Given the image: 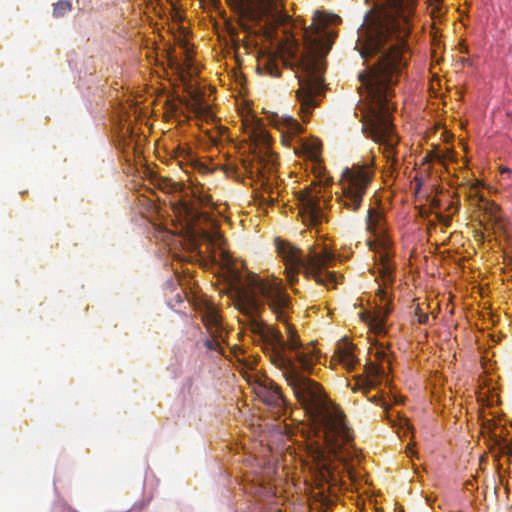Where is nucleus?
<instances>
[{
  "instance_id": "nucleus-1",
  "label": "nucleus",
  "mask_w": 512,
  "mask_h": 512,
  "mask_svg": "<svg viewBox=\"0 0 512 512\" xmlns=\"http://www.w3.org/2000/svg\"><path fill=\"white\" fill-rule=\"evenodd\" d=\"M227 289L232 294L235 308L242 314L240 321L255 337L256 343L280 369L276 357L300 364L304 371H311L315 364V348L304 345L293 325L289 323L292 312L291 297L276 277L262 278L249 272L245 277L235 270L227 273Z\"/></svg>"
},
{
  "instance_id": "nucleus-2",
  "label": "nucleus",
  "mask_w": 512,
  "mask_h": 512,
  "mask_svg": "<svg viewBox=\"0 0 512 512\" xmlns=\"http://www.w3.org/2000/svg\"><path fill=\"white\" fill-rule=\"evenodd\" d=\"M276 359L296 400L318 424L322 433L325 447L317 446L312 454L317 469L321 473L329 470L328 456H333L346 466L350 465L357 457V451L352 445L353 434L345 423V415L328 401L322 386L305 375L313 369L304 371L300 364L294 365L280 357Z\"/></svg>"
},
{
  "instance_id": "nucleus-3",
  "label": "nucleus",
  "mask_w": 512,
  "mask_h": 512,
  "mask_svg": "<svg viewBox=\"0 0 512 512\" xmlns=\"http://www.w3.org/2000/svg\"><path fill=\"white\" fill-rule=\"evenodd\" d=\"M323 17L321 12L314 13L313 23L305 30V52L298 60L301 72L296 75L299 83L296 98L300 103L303 121L309 119L312 110L319 105V97L324 95L326 89L323 74L326 67L325 58L331 44L321 29Z\"/></svg>"
},
{
  "instance_id": "nucleus-4",
  "label": "nucleus",
  "mask_w": 512,
  "mask_h": 512,
  "mask_svg": "<svg viewBox=\"0 0 512 512\" xmlns=\"http://www.w3.org/2000/svg\"><path fill=\"white\" fill-rule=\"evenodd\" d=\"M274 244L278 255L285 263L287 280L291 285L297 282L301 269L304 270L306 278L313 277L319 284L335 283L334 273L322 272L334 262V254L331 251L326 248H321L320 251L312 249L305 257L302 250L279 237L275 238Z\"/></svg>"
},
{
  "instance_id": "nucleus-5",
  "label": "nucleus",
  "mask_w": 512,
  "mask_h": 512,
  "mask_svg": "<svg viewBox=\"0 0 512 512\" xmlns=\"http://www.w3.org/2000/svg\"><path fill=\"white\" fill-rule=\"evenodd\" d=\"M374 172L368 164H353L342 172L343 194L341 203L349 211H357L363 202V197L370 186Z\"/></svg>"
},
{
  "instance_id": "nucleus-6",
  "label": "nucleus",
  "mask_w": 512,
  "mask_h": 512,
  "mask_svg": "<svg viewBox=\"0 0 512 512\" xmlns=\"http://www.w3.org/2000/svg\"><path fill=\"white\" fill-rule=\"evenodd\" d=\"M210 198L193 199L188 197H178L171 201V209L176 219L183 224L191 233H196L195 228L202 222L211 221L210 215L199 210V205L207 204Z\"/></svg>"
},
{
  "instance_id": "nucleus-7",
  "label": "nucleus",
  "mask_w": 512,
  "mask_h": 512,
  "mask_svg": "<svg viewBox=\"0 0 512 512\" xmlns=\"http://www.w3.org/2000/svg\"><path fill=\"white\" fill-rule=\"evenodd\" d=\"M279 0H237L240 14L251 21H261L278 9Z\"/></svg>"
},
{
  "instance_id": "nucleus-8",
  "label": "nucleus",
  "mask_w": 512,
  "mask_h": 512,
  "mask_svg": "<svg viewBox=\"0 0 512 512\" xmlns=\"http://www.w3.org/2000/svg\"><path fill=\"white\" fill-rule=\"evenodd\" d=\"M259 397L265 404L275 408L277 413H282L286 410L287 400L282 394L280 387L273 381L260 387Z\"/></svg>"
},
{
  "instance_id": "nucleus-9",
  "label": "nucleus",
  "mask_w": 512,
  "mask_h": 512,
  "mask_svg": "<svg viewBox=\"0 0 512 512\" xmlns=\"http://www.w3.org/2000/svg\"><path fill=\"white\" fill-rule=\"evenodd\" d=\"M202 319L211 337H223V334H227L223 329L221 317L214 308L208 307Z\"/></svg>"
},
{
  "instance_id": "nucleus-10",
  "label": "nucleus",
  "mask_w": 512,
  "mask_h": 512,
  "mask_svg": "<svg viewBox=\"0 0 512 512\" xmlns=\"http://www.w3.org/2000/svg\"><path fill=\"white\" fill-rule=\"evenodd\" d=\"M302 212L309 218L313 225H318L323 216L320 208L319 200L309 194L305 195L302 199Z\"/></svg>"
},
{
  "instance_id": "nucleus-11",
  "label": "nucleus",
  "mask_w": 512,
  "mask_h": 512,
  "mask_svg": "<svg viewBox=\"0 0 512 512\" xmlns=\"http://www.w3.org/2000/svg\"><path fill=\"white\" fill-rule=\"evenodd\" d=\"M337 354L340 363L347 369L352 370L356 364V359L353 355L352 347L344 343L337 349Z\"/></svg>"
},
{
  "instance_id": "nucleus-12",
  "label": "nucleus",
  "mask_w": 512,
  "mask_h": 512,
  "mask_svg": "<svg viewBox=\"0 0 512 512\" xmlns=\"http://www.w3.org/2000/svg\"><path fill=\"white\" fill-rule=\"evenodd\" d=\"M276 118L277 119H275L274 121H275V125L278 128L280 127V125H282L285 128H287V130L291 134H299L303 131V127L301 126V124H299V122L292 116L283 115L280 118L278 116H276Z\"/></svg>"
},
{
  "instance_id": "nucleus-13",
  "label": "nucleus",
  "mask_w": 512,
  "mask_h": 512,
  "mask_svg": "<svg viewBox=\"0 0 512 512\" xmlns=\"http://www.w3.org/2000/svg\"><path fill=\"white\" fill-rule=\"evenodd\" d=\"M390 313V309L379 310L374 316H369V326L375 333L384 331L385 321Z\"/></svg>"
},
{
  "instance_id": "nucleus-14",
  "label": "nucleus",
  "mask_w": 512,
  "mask_h": 512,
  "mask_svg": "<svg viewBox=\"0 0 512 512\" xmlns=\"http://www.w3.org/2000/svg\"><path fill=\"white\" fill-rule=\"evenodd\" d=\"M383 221V215L375 210L374 208H369L366 215V229L371 233H376L377 229L381 227Z\"/></svg>"
},
{
  "instance_id": "nucleus-15",
  "label": "nucleus",
  "mask_w": 512,
  "mask_h": 512,
  "mask_svg": "<svg viewBox=\"0 0 512 512\" xmlns=\"http://www.w3.org/2000/svg\"><path fill=\"white\" fill-rule=\"evenodd\" d=\"M258 68L263 69L272 77H280L281 75L278 59L276 56L268 55L260 62Z\"/></svg>"
},
{
  "instance_id": "nucleus-16",
  "label": "nucleus",
  "mask_w": 512,
  "mask_h": 512,
  "mask_svg": "<svg viewBox=\"0 0 512 512\" xmlns=\"http://www.w3.org/2000/svg\"><path fill=\"white\" fill-rule=\"evenodd\" d=\"M227 338V334H223V337H211V339H206L204 341V346L207 348V350L210 351H217L220 354H224V351L221 347V342H225Z\"/></svg>"
},
{
  "instance_id": "nucleus-17",
  "label": "nucleus",
  "mask_w": 512,
  "mask_h": 512,
  "mask_svg": "<svg viewBox=\"0 0 512 512\" xmlns=\"http://www.w3.org/2000/svg\"><path fill=\"white\" fill-rule=\"evenodd\" d=\"M72 10V4L69 1L60 0L54 4L53 15L55 17H62Z\"/></svg>"
},
{
  "instance_id": "nucleus-18",
  "label": "nucleus",
  "mask_w": 512,
  "mask_h": 512,
  "mask_svg": "<svg viewBox=\"0 0 512 512\" xmlns=\"http://www.w3.org/2000/svg\"><path fill=\"white\" fill-rule=\"evenodd\" d=\"M374 387V382L370 379H359L357 380L356 387L354 390H362L364 394H367L370 389Z\"/></svg>"
},
{
  "instance_id": "nucleus-19",
  "label": "nucleus",
  "mask_w": 512,
  "mask_h": 512,
  "mask_svg": "<svg viewBox=\"0 0 512 512\" xmlns=\"http://www.w3.org/2000/svg\"><path fill=\"white\" fill-rule=\"evenodd\" d=\"M381 274L384 279H388L389 281H392L391 280L392 269L388 263H383V269H382Z\"/></svg>"
},
{
  "instance_id": "nucleus-20",
  "label": "nucleus",
  "mask_w": 512,
  "mask_h": 512,
  "mask_svg": "<svg viewBox=\"0 0 512 512\" xmlns=\"http://www.w3.org/2000/svg\"><path fill=\"white\" fill-rule=\"evenodd\" d=\"M419 307L416 309V314L418 315V323L427 324L429 321V315L427 313H419Z\"/></svg>"
},
{
  "instance_id": "nucleus-21",
  "label": "nucleus",
  "mask_w": 512,
  "mask_h": 512,
  "mask_svg": "<svg viewBox=\"0 0 512 512\" xmlns=\"http://www.w3.org/2000/svg\"><path fill=\"white\" fill-rule=\"evenodd\" d=\"M369 401L373 402V403H376V404H380L385 411L388 410V405L381 400V398H379L378 396H373L372 398H368Z\"/></svg>"
},
{
  "instance_id": "nucleus-22",
  "label": "nucleus",
  "mask_w": 512,
  "mask_h": 512,
  "mask_svg": "<svg viewBox=\"0 0 512 512\" xmlns=\"http://www.w3.org/2000/svg\"><path fill=\"white\" fill-rule=\"evenodd\" d=\"M437 219L439 222L443 223L445 226H449L451 222L450 216H444L442 214H437Z\"/></svg>"
},
{
  "instance_id": "nucleus-23",
  "label": "nucleus",
  "mask_w": 512,
  "mask_h": 512,
  "mask_svg": "<svg viewBox=\"0 0 512 512\" xmlns=\"http://www.w3.org/2000/svg\"><path fill=\"white\" fill-rule=\"evenodd\" d=\"M414 183H415V193H419V191L421 190V187L423 185V179L421 177L415 176Z\"/></svg>"
},
{
  "instance_id": "nucleus-24",
  "label": "nucleus",
  "mask_w": 512,
  "mask_h": 512,
  "mask_svg": "<svg viewBox=\"0 0 512 512\" xmlns=\"http://www.w3.org/2000/svg\"><path fill=\"white\" fill-rule=\"evenodd\" d=\"M501 450L503 453H507L509 455L512 456V444H504L502 447H501Z\"/></svg>"
},
{
  "instance_id": "nucleus-25",
  "label": "nucleus",
  "mask_w": 512,
  "mask_h": 512,
  "mask_svg": "<svg viewBox=\"0 0 512 512\" xmlns=\"http://www.w3.org/2000/svg\"><path fill=\"white\" fill-rule=\"evenodd\" d=\"M376 294H377V296L380 298V300H381V301H384V300L386 299V297H387V296H386V292H385L383 289H381V288H379V289L377 290V293H376Z\"/></svg>"
},
{
  "instance_id": "nucleus-26",
  "label": "nucleus",
  "mask_w": 512,
  "mask_h": 512,
  "mask_svg": "<svg viewBox=\"0 0 512 512\" xmlns=\"http://www.w3.org/2000/svg\"><path fill=\"white\" fill-rule=\"evenodd\" d=\"M166 182V187H170L172 190H175L177 191L178 190V184L177 183H172L170 180H165Z\"/></svg>"
},
{
  "instance_id": "nucleus-27",
  "label": "nucleus",
  "mask_w": 512,
  "mask_h": 512,
  "mask_svg": "<svg viewBox=\"0 0 512 512\" xmlns=\"http://www.w3.org/2000/svg\"><path fill=\"white\" fill-rule=\"evenodd\" d=\"M431 205L434 208H439L440 207V201L438 199H433Z\"/></svg>"
},
{
  "instance_id": "nucleus-28",
  "label": "nucleus",
  "mask_w": 512,
  "mask_h": 512,
  "mask_svg": "<svg viewBox=\"0 0 512 512\" xmlns=\"http://www.w3.org/2000/svg\"><path fill=\"white\" fill-rule=\"evenodd\" d=\"M243 166L245 167V169H246L250 174H252V173H253L252 167H251V166H247V165H246V161H243Z\"/></svg>"
},
{
  "instance_id": "nucleus-29",
  "label": "nucleus",
  "mask_w": 512,
  "mask_h": 512,
  "mask_svg": "<svg viewBox=\"0 0 512 512\" xmlns=\"http://www.w3.org/2000/svg\"><path fill=\"white\" fill-rule=\"evenodd\" d=\"M431 159H437L440 161V157L436 154L430 155Z\"/></svg>"
},
{
  "instance_id": "nucleus-30",
  "label": "nucleus",
  "mask_w": 512,
  "mask_h": 512,
  "mask_svg": "<svg viewBox=\"0 0 512 512\" xmlns=\"http://www.w3.org/2000/svg\"><path fill=\"white\" fill-rule=\"evenodd\" d=\"M495 444H496V445H501V440H499V439H495Z\"/></svg>"
},
{
  "instance_id": "nucleus-31",
  "label": "nucleus",
  "mask_w": 512,
  "mask_h": 512,
  "mask_svg": "<svg viewBox=\"0 0 512 512\" xmlns=\"http://www.w3.org/2000/svg\"><path fill=\"white\" fill-rule=\"evenodd\" d=\"M509 171H510V170H509L508 168H503V169L501 170V172H502V173H504V172H509Z\"/></svg>"
},
{
  "instance_id": "nucleus-32",
  "label": "nucleus",
  "mask_w": 512,
  "mask_h": 512,
  "mask_svg": "<svg viewBox=\"0 0 512 512\" xmlns=\"http://www.w3.org/2000/svg\"><path fill=\"white\" fill-rule=\"evenodd\" d=\"M508 116H510L512 119V111L508 113Z\"/></svg>"
}]
</instances>
